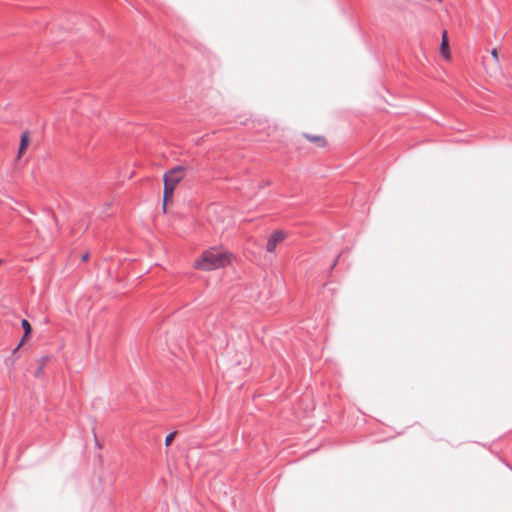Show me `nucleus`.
<instances>
[{"label": "nucleus", "mask_w": 512, "mask_h": 512, "mask_svg": "<svg viewBox=\"0 0 512 512\" xmlns=\"http://www.w3.org/2000/svg\"><path fill=\"white\" fill-rule=\"evenodd\" d=\"M230 262V256L215 247L202 253L200 258L195 261V268L203 271H212L225 267Z\"/></svg>", "instance_id": "nucleus-1"}, {"label": "nucleus", "mask_w": 512, "mask_h": 512, "mask_svg": "<svg viewBox=\"0 0 512 512\" xmlns=\"http://www.w3.org/2000/svg\"><path fill=\"white\" fill-rule=\"evenodd\" d=\"M191 169L186 165H176L163 175L164 185L176 188Z\"/></svg>", "instance_id": "nucleus-2"}, {"label": "nucleus", "mask_w": 512, "mask_h": 512, "mask_svg": "<svg viewBox=\"0 0 512 512\" xmlns=\"http://www.w3.org/2000/svg\"><path fill=\"white\" fill-rule=\"evenodd\" d=\"M285 239V233L282 230L274 231L267 240L266 250L274 252L277 245Z\"/></svg>", "instance_id": "nucleus-3"}, {"label": "nucleus", "mask_w": 512, "mask_h": 512, "mask_svg": "<svg viewBox=\"0 0 512 512\" xmlns=\"http://www.w3.org/2000/svg\"><path fill=\"white\" fill-rule=\"evenodd\" d=\"M303 137L320 148H323L327 145V140L322 135H312L309 133H303Z\"/></svg>", "instance_id": "nucleus-4"}, {"label": "nucleus", "mask_w": 512, "mask_h": 512, "mask_svg": "<svg viewBox=\"0 0 512 512\" xmlns=\"http://www.w3.org/2000/svg\"><path fill=\"white\" fill-rule=\"evenodd\" d=\"M29 146V134L27 131H24L21 134L19 148H18V158L27 150Z\"/></svg>", "instance_id": "nucleus-5"}, {"label": "nucleus", "mask_w": 512, "mask_h": 512, "mask_svg": "<svg viewBox=\"0 0 512 512\" xmlns=\"http://www.w3.org/2000/svg\"><path fill=\"white\" fill-rule=\"evenodd\" d=\"M440 53L444 58H449V42L447 37V32L443 31L442 40L440 43Z\"/></svg>", "instance_id": "nucleus-6"}, {"label": "nucleus", "mask_w": 512, "mask_h": 512, "mask_svg": "<svg viewBox=\"0 0 512 512\" xmlns=\"http://www.w3.org/2000/svg\"><path fill=\"white\" fill-rule=\"evenodd\" d=\"M49 359H50L49 356H43V357L40 358L39 363H38V367H37V369L35 371V376L36 377H41L43 375L46 362Z\"/></svg>", "instance_id": "nucleus-7"}, {"label": "nucleus", "mask_w": 512, "mask_h": 512, "mask_svg": "<svg viewBox=\"0 0 512 512\" xmlns=\"http://www.w3.org/2000/svg\"><path fill=\"white\" fill-rule=\"evenodd\" d=\"M21 326L24 330V338H29L32 332V326L26 319H22Z\"/></svg>", "instance_id": "nucleus-8"}, {"label": "nucleus", "mask_w": 512, "mask_h": 512, "mask_svg": "<svg viewBox=\"0 0 512 512\" xmlns=\"http://www.w3.org/2000/svg\"><path fill=\"white\" fill-rule=\"evenodd\" d=\"M28 338H24V335L22 336L20 342L18 343V345L13 349L12 353H11V358H13L14 360L18 358L17 356V352L19 350V348L25 343V341L27 340Z\"/></svg>", "instance_id": "nucleus-9"}, {"label": "nucleus", "mask_w": 512, "mask_h": 512, "mask_svg": "<svg viewBox=\"0 0 512 512\" xmlns=\"http://www.w3.org/2000/svg\"><path fill=\"white\" fill-rule=\"evenodd\" d=\"M174 190H175V188L169 187L167 185H164L163 196L165 198H171L172 199L173 194H174Z\"/></svg>", "instance_id": "nucleus-10"}, {"label": "nucleus", "mask_w": 512, "mask_h": 512, "mask_svg": "<svg viewBox=\"0 0 512 512\" xmlns=\"http://www.w3.org/2000/svg\"><path fill=\"white\" fill-rule=\"evenodd\" d=\"M176 436V432H171L165 437V445L170 446Z\"/></svg>", "instance_id": "nucleus-11"}, {"label": "nucleus", "mask_w": 512, "mask_h": 512, "mask_svg": "<svg viewBox=\"0 0 512 512\" xmlns=\"http://www.w3.org/2000/svg\"><path fill=\"white\" fill-rule=\"evenodd\" d=\"M169 201H171V198H165L163 196V202H162V209H163V212H166V207L169 203Z\"/></svg>", "instance_id": "nucleus-12"}, {"label": "nucleus", "mask_w": 512, "mask_h": 512, "mask_svg": "<svg viewBox=\"0 0 512 512\" xmlns=\"http://www.w3.org/2000/svg\"><path fill=\"white\" fill-rule=\"evenodd\" d=\"M491 55H492L495 59H497V50H496L495 48H493V49H492V51H491Z\"/></svg>", "instance_id": "nucleus-13"}, {"label": "nucleus", "mask_w": 512, "mask_h": 512, "mask_svg": "<svg viewBox=\"0 0 512 512\" xmlns=\"http://www.w3.org/2000/svg\"><path fill=\"white\" fill-rule=\"evenodd\" d=\"M89 257V254L88 253H85L83 256H82V261H86Z\"/></svg>", "instance_id": "nucleus-14"}, {"label": "nucleus", "mask_w": 512, "mask_h": 512, "mask_svg": "<svg viewBox=\"0 0 512 512\" xmlns=\"http://www.w3.org/2000/svg\"><path fill=\"white\" fill-rule=\"evenodd\" d=\"M337 260H338V259H336V260L332 263V265H331V269H333V268L336 266V264H337Z\"/></svg>", "instance_id": "nucleus-15"}, {"label": "nucleus", "mask_w": 512, "mask_h": 512, "mask_svg": "<svg viewBox=\"0 0 512 512\" xmlns=\"http://www.w3.org/2000/svg\"><path fill=\"white\" fill-rule=\"evenodd\" d=\"M2 263V259H0V264Z\"/></svg>", "instance_id": "nucleus-16"}]
</instances>
